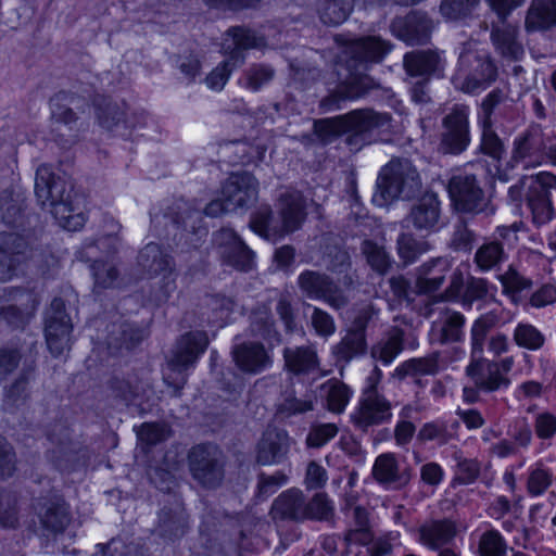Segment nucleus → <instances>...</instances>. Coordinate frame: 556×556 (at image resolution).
Listing matches in <instances>:
<instances>
[{
  "mask_svg": "<svg viewBox=\"0 0 556 556\" xmlns=\"http://www.w3.org/2000/svg\"><path fill=\"white\" fill-rule=\"evenodd\" d=\"M514 341L520 348L538 351L544 345L545 337L530 324H518L514 330Z\"/></svg>",
  "mask_w": 556,
  "mask_h": 556,
  "instance_id": "obj_58",
  "label": "nucleus"
},
{
  "mask_svg": "<svg viewBox=\"0 0 556 556\" xmlns=\"http://www.w3.org/2000/svg\"><path fill=\"white\" fill-rule=\"evenodd\" d=\"M231 354L238 368L247 374L257 375L271 365V357L258 342L236 344Z\"/></svg>",
  "mask_w": 556,
  "mask_h": 556,
  "instance_id": "obj_30",
  "label": "nucleus"
},
{
  "mask_svg": "<svg viewBox=\"0 0 556 556\" xmlns=\"http://www.w3.org/2000/svg\"><path fill=\"white\" fill-rule=\"evenodd\" d=\"M434 21L421 10H412L404 16H395L390 23V31L409 46H422L430 41Z\"/></svg>",
  "mask_w": 556,
  "mask_h": 556,
  "instance_id": "obj_14",
  "label": "nucleus"
},
{
  "mask_svg": "<svg viewBox=\"0 0 556 556\" xmlns=\"http://www.w3.org/2000/svg\"><path fill=\"white\" fill-rule=\"evenodd\" d=\"M421 193L422 182L416 167L407 159H396L382 168L372 200L384 206L395 199L412 200Z\"/></svg>",
  "mask_w": 556,
  "mask_h": 556,
  "instance_id": "obj_5",
  "label": "nucleus"
},
{
  "mask_svg": "<svg viewBox=\"0 0 556 556\" xmlns=\"http://www.w3.org/2000/svg\"><path fill=\"white\" fill-rule=\"evenodd\" d=\"M333 511V505L326 493H316L309 500L305 496L304 521H328L332 518Z\"/></svg>",
  "mask_w": 556,
  "mask_h": 556,
  "instance_id": "obj_54",
  "label": "nucleus"
},
{
  "mask_svg": "<svg viewBox=\"0 0 556 556\" xmlns=\"http://www.w3.org/2000/svg\"><path fill=\"white\" fill-rule=\"evenodd\" d=\"M37 515L47 535L63 533L72 520L68 505L63 497L56 495L39 502Z\"/></svg>",
  "mask_w": 556,
  "mask_h": 556,
  "instance_id": "obj_28",
  "label": "nucleus"
},
{
  "mask_svg": "<svg viewBox=\"0 0 556 556\" xmlns=\"http://www.w3.org/2000/svg\"><path fill=\"white\" fill-rule=\"evenodd\" d=\"M305 494L295 488L281 492L271 503L269 517L277 528L304 522Z\"/></svg>",
  "mask_w": 556,
  "mask_h": 556,
  "instance_id": "obj_25",
  "label": "nucleus"
},
{
  "mask_svg": "<svg viewBox=\"0 0 556 556\" xmlns=\"http://www.w3.org/2000/svg\"><path fill=\"white\" fill-rule=\"evenodd\" d=\"M28 244L15 232H0V280L12 279L27 258Z\"/></svg>",
  "mask_w": 556,
  "mask_h": 556,
  "instance_id": "obj_26",
  "label": "nucleus"
},
{
  "mask_svg": "<svg viewBox=\"0 0 556 556\" xmlns=\"http://www.w3.org/2000/svg\"><path fill=\"white\" fill-rule=\"evenodd\" d=\"M285 369L294 376H305L319 368V359L313 345L287 346L282 351Z\"/></svg>",
  "mask_w": 556,
  "mask_h": 556,
  "instance_id": "obj_32",
  "label": "nucleus"
},
{
  "mask_svg": "<svg viewBox=\"0 0 556 556\" xmlns=\"http://www.w3.org/2000/svg\"><path fill=\"white\" fill-rule=\"evenodd\" d=\"M38 301L35 294L25 289H4L0 295V317L14 328H23L34 312Z\"/></svg>",
  "mask_w": 556,
  "mask_h": 556,
  "instance_id": "obj_17",
  "label": "nucleus"
},
{
  "mask_svg": "<svg viewBox=\"0 0 556 556\" xmlns=\"http://www.w3.org/2000/svg\"><path fill=\"white\" fill-rule=\"evenodd\" d=\"M477 235L468 227L466 217L459 216L454 224V230L450 241V248L457 252H470L473 248Z\"/></svg>",
  "mask_w": 556,
  "mask_h": 556,
  "instance_id": "obj_56",
  "label": "nucleus"
},
{
  "mask_svg": "<svg viewBox=\"0 0 556 556\" xmlns=\"http://www.w3.org/2000/svg\"><path fill=\"white\" fill-rule=\"evenodd\" d=\"M407 79H429L443 71L444 60L437 49L413 50L404 54Z\"/></svg>",
  "mask_w": 556,
  "mask_h": 556,
  "instance_id": "obj_27",
  "label": "nucleus"
},
{
  "mask_svg": "<svg viewBox=\"0 0 556 556\" xmlns=\"http://www.w3.org/2000/svg\"><path fill=\"white\" fill-rule=\"evenodd\" d=\"M391 403L378 391L364 390L358 406L351 415L354 427L363 432L391 420Z\"/></svg>",
  "mask_w": 556,
  "mask_h": 556,
  "instance_id": "obj_16",
  "label": "nucleus"
},
{
  "mask_svg": "<svg viewBox=\"0 0 556 556\" xmlns=\"http://www.w3.org/2000/svg\"><path fill=\"white\" fill-rule=\"evenodd\" d=\"M72 328L64 301L60 298L53 299L45 318L47 345L53 356H60L70 349Z\"/></svg>",
  "mask_w": 556,
  "mask_h": 556,
  "instance_id": "obj_15",
  "label": "nucleus"
},
{
  "mask_svg": "<svg viewBox=\"0 0 556 556\" xmlns=\"http://www.w3.org/2000/svg\"><path fill=\"white\" fill-rule=\"evenodd\" d=\"M439 370V353H432L425 357L410 358L395 369V376L400 379L406 376L435 375Z\"/></svg>",
  "mask_w": 556,
  "mask_h": 556,
  "instance_id": "obj_49",
  "label": "nucleus"
},
{
  "mask_svg": "<svg viewBox=\"0 0 556 556\" xmlns=\"http://www.w3.org/2000/svg\"><path fill=\"white\" fill-rule=\"evenodd\" d=\"M465 316L459 312H448L441 325L437 341L440 344L460 342L464 338Z\"/></svg>",
  "mask_w": 556,
  "mask_h": 556,
  "instance_id": "obj_53",
  "label": "nucleus"
},
{
  "mask_svg": "<svg viewBox=\"0 0 556 556\" xmlns=\"http://www.w3.org/2000/svg\"><path fill=\"white\" fill-rule=\"evenodd\" d=\"M448 194L459 213L493 215L495 207L485 195L475 175H456L448 181Z\"/></svg>",
  "mask_w": 556,
  "mask_h": 556,
  "instance_id": "obj_8",
  "label": "nucleus"
},
{
  "mask_svg": "<svg viewBox=\"0 0 556 556\" xmlns=\"http://www.w3.org/2000/svg\"><path fill=\"white\" fill-rule=\"evenodd\" d=\"M481 129L479 151L484 155L501 161L505 153V144L493 128V123H478Z\"/></svg>",
  "mask_w": 556,
  "mask_h": 556,
  "instance_id": "obj_52",
  "label": "nucleus"
},
{
  "mask_svg": "<svg viewBox=\"0 0 556 556\" xmlns=\"http://www.w3.org/2000/svg\"><path fill=\"white\" fill-rule=\"evenodd\" d=\"M165 217L169 218L177 227L193 233L205 232L202 228V208L195 207L190 202L180 199L175 201L166 211Z\"/></svg>",
  "mask_w": 556,
  "mask_h": 556,
  "instance_id": "obj_36",
  "label": "nucleus"
},
{
  "mask_svg": "<svg viewBox=\"0 0 556 556\" xmlns=\"http://www.w3.org/2000/svg\"><path fill=\"white\" fill-rule=\"evenodd\" d=\"M219 255L228 265L248 271L253 266L254 252L230 228H222L213 236Z\"/></svg>",
  "mask_w": 556,
  "mask_h": 556,
  "instance_id": "obj_21",
  "label": "nucleus"
},
{
  "mask_svg": "<svg viewBox=\"0 0 556 556\" xmlns=\"http://www.w3.org/2000/svg\"><path fill=\"white\" fill-rule=\"evenodd\" d=\"M280 219L275 218L268 205H261L252 214L251 229L269 241H277L286 235L298 230L305 219V201L298 190H286L278 198Z\"/></svg>",
  "mask_w": 556,
  "mask_h": 556,
  "instance_id": "obj_4",
  "label": "nucleus"
},
{
  "mask_svg": "<svg viewBox=\"0 0 556 556\" xmlns=\"http://www.w3.org/2000/svg\"><path fill=\"white\" fill-rule=\"evenodd\" d=\"M441 203L433 192L424 193L418 201L412 205L402 225L413 228L420 233H432L440 229Z\"/></svg>",
  "mask_w": 556,
  "mask_h": 556,
  "instance_id": "obj_20",
  "label": "nucleus"
},
{
  "mask_svg": "<svg viewBox=\"0 0 556 556\" xmlns=\"http://www.w3.org/2000/svg\"><path fill=\"white\" fill-rule=\"evenodd\" d=\"M526 184L525 200L532 215V222L545 225L554 217L552 191L556 190V176L548 172L522 177Z\"/></svg>",
  "mask_w": 556,
  "mask_h": 556,
  "instance_id": "obj_10",
  "label": "nucleus"
},
{
  "mask_svg": "<svg viewBox=\"0 0 556 556\" xmlns=\"http://www.w3.org/2000/svg\"><path fill=\"white\" fill-rule=\"evenodd\" d=\"M361 252L366 257L367 264L379 275H386L391 266L392 258L386 249L372 240H363Z\"/></svg>",
  "mask_w": 556,
  "mask_h": 556,
  "instance_id": "obj_51",
  "label": "nucleus"
},
{
  "mask_svg": "<svg viewBox=\"0 0 556 556\" xmlns=\"http://www.w3.org/2000/svg\"><path fill=\"white\" fill-rule=\"evenodd\" d=\"M352 10L353 0H323L318 5L320 21L329 26L343 23Z\"/></svg>",
  "mask_w": 556,
  "mask_h": 556,
  "instance_id": "obj_47",
  "label": "nucleus"
},
{
  "mask_svg": "<svg viewBox=\"0 0 556 556\" xmlns=\"http://www.w3.org/2000/svg\"><path fill=\"white\" fill-rule=\"evenodd\" d=\"M275 77V70L263 63L250 65L242 74L239 84L241 87L256 92L267 86Z\"/></svg>",
  "mask_w": 556,
  "mask_h": 556,
  "instance_id": "obj_48",
  "label": "nucleus"
},
{
  "mask_svg": "<svg viewBox=\"0 0 556 556\" xmlns=\"http://www.w3.org/2000/svg\"><path fill=\"white\" fill-rule=\"evenodd\" d=\"M106 345L112 354L135 349L146 337L144 330L127 320L108 326Z\"/></svg>",
  "mask_w": 556,
  "mask_h": 556,
  "instance_id": "obj_31",
  "label": "nucleus"
},
{
  "mask_svg": "<svg viewBox=\"0 0 556 556\" xmlns=\"http://www.w3.org/2000/svg\"><path fill=\"white\" fill-rule=\"evenodd\" d=\"M35 195L43 210H48L67 230H78L85 224L80 211L81 200L68 177L56 175L48 165L36 170Z\"/></svg>",
  "mask_w": 556,
  "mask_h": 556,
  "instance_id": "obj_2",
  "label": "nucleus"
},
{
  "mask_svg": "<svg viewBox=\"0 0 556 556\" xmlns=\"http://www.w3.org/2000/svg\"><path fill=\"white\" fill-rule=\"evenodd\" d=\"M227 35L231 37V45H225L229 51V59L240 64L244 60L243 51L248 49L260 48L265 45L263 37L256 36L255 31L245 27L236 26L227 30Z\"/></svg>",
  "mask_w": 556,
  "mask_h": 556,
  "instance_id": "obj_38",
  "label": "nucleus"
},
{
  "mask_svg": "<svg viewBox=\"0 0 556 556\" xmlns=\"http://www.w3.org/2000/svg\"><path fill=\"white\" fill-rule=\"evenodd\" d=\"M314 131L324 143H331L346 132L343 115L315 121Z\"/></svg>",
  "mask_w": 556,
  "mask_h": 556,
  "instance_id": "obj_57",
  "label": "nucleus"
},
{
  "mask_svg": "<svg viewBox=\"0 0 556 556\" xmlns=\"http://www.w3.org/2000/svg\"><path fill=\"white\" fill-rule=\"evenodd\" d=\"M34 366H25L18 377L8 387L4 388L2 407L7 412H14L24 405L29 397L28 384L34 374Z\"/></svg>",
  "mask_w": 556,
  "mask_h": 556,
  "instance_id": "obj_39",
  "label": "nucleus"
},
{
  "mask_svg": "<svg viewBox=\"0 0 556 556\" xmlns=\"http://www.w3.org/2000/svg\"><path fill=\"white\" fill-rule=\"evenodd\" d=\"M418 533L420 543L431 549H439L454 540L457 530L454 521L444 518L425 522Z\"/></svg>",
  "mask_w": 556,
  "mask_h": 556,
  "instance_id": "obj_35",
  "label": "nucleus"
},
{
  "mask_svg": "<svg viewBox=\"0 0 556 556\" xmlns=\"http://www.w3.org/2000/svg\"><path fill=\"white\" fill-rule=\"evenodd\" d=\"M93 90L59 91L51 100V134L54 142L61 149H70L75 146L81 136L88 130L89 123L81 115L89 108Z\"/></svg>",
  "mask_w": 556,
  "mask_h": 556,
  "instance_id": "obj_3",
  "label": "nucleus"
},
{
  "mask_svg": "<svg viewBox=\"0 0 556 556\" xmlns=\"http://www.w3.org/2000/svg\"><path fill=\"white\" fill-rule=\"evenodd\" d=\"M192 478L205 489H217L225 479L226 456L215 444L193 446L188 454Z\"/></svg>",
  "mask_w": 556,
  "mask_h": 556,
  "instance_id": "obj_7",
  "label": "nucleus"
},
{
  "mask_svg": "<svg viewBox=\"0 0 556 556\" xmlns=\"http://www.w3.org/2000/svg\"><path fill=\"white\" fill-rule=\"evenodd\" d=\"M258 182L248 173L231 174L222 185V195L228 202V208L248 210L257 200Z\"/></svg>",
  "mask_w": 556,
  "mask_h": 556,
  "instance_id": "obj_22",
  "label": "nucleus"
},
{
  "mask_svg": "<svg viewBox=\"0 0 556 556\" xmlns=\"http://www.w3.org/2000/svg\"><path fill=\"white\" fill-rule=\"evenodd\" d=\"M501 316L495 311H490L477 318L471 327V356H481L488 333L498 325Z\"/></svg>",
  "mask_w": 556,
  "mask_h": 556,
  "instance_id": "obj_43",
  "label": "nucleus"
},
{
  "mask_svg": "<svg viewBox=\"0 0 556 556\" xmlns=\"http://www.w3.org/2000/svg\"><path fill=\"white\" fill-rule=\"evenodd\" d=\"M249 332L252 337L263 340L277 338L278 332L275 329V323L266 306H258L251 313Z\"/></svg>",
  "mask_w": 556,
  "mask_h": 556,
  "instance_id": "obj_50",
  "label": "nucleus"
},
{
  "mask_svg": "<svg viewBox=\"0 0 556 556\" xmlns=\"http://www.w3.org/2000/svg\"><path fill=\"white\" fill-rule=\"evenodd\" d=\"M491 40L495 50L505 59L517 61L525 53L522 45L517 39V30L509 25L493 27Z\"/></svg>",
  "mask_w": 556,
  "mask_h": 556,
  "instance_id": "obj_40",
  "label": "nucleus"
},
{
  "mask_svg": "<svg viewBox=\"0 0 556 556\" xmlns=\"http://www.w3.org/2000/svg\"><path fill=\"white\" fill-rule=\"evenodd\" d=\"M110 394L128 405L139 394L138 378L135 374L114 375L108 381Z\"/></svg>",
  "mask_w": 556,
  "mask_h": 556,
  "instance_id": "obj_45",
  "label": "nucleus"
},
{
  "mask_svg": "<svg viewBox=\"0 0 556 556\" xmlns=\"http://www.w3.org/2000/svg\"><path fill=\"white\" fill-rule=\"evenodd\" d=\"M208 343L207 333L202 330L188 331L176 340L167 363L170 374L164 375V382L173 388L174 396H180L187 382L185 371L194 366L206 351Z\"/></svg>",
  "mask_w": 556,
  "mask_h": 556,
  "instance_id": "obj_6",
  "label": "nucleus"
},
{
  "mask_svg": "<svg viewBox=\"0 0 556 556\" xmlns=\"http://www.w3.org/2000/svg\"><path fill=\"white\" fill-rule=\"evenodd\" d=\"M466 372L473 380L475 386L484 392H494L510 383V380L498 371L496 362L485 359L482 355L471 356Z\"/></svg>",
  "mask_w": 556,
  "mask_h": 556,
  "instance_id": "obj_29",
  "label": "nucleus"
},
{
  "mask_svg": "<svg viewBox=\"0 0 556 556\" xmlns=\"http://www.w3.org/2000/svg\"><path fill=\"white\" fill-rule=\"evenodd\" d=\"M396 249L399 257L405 265H408L428 252L431 245L427 240L417 239L412 232H402L396 239Z\"/></svg>",
  "mask_w": 556,
  "mask_h": 556,
  "instance_id": "obj_46",
  "label": "nucleus"
},
{
  "mask_svg": "<svg viewBox=\"0 0 556 556\" xmlns=\"http://www.w3.org/2000/svg\"><path fill=\"white\" fill-rule=\"evenodd\" d=\"M189 530V517L182 503L174 498L163 505L157 513L154 533L166 541L181 539Z\"/></svg>",
  "mask_w": 556,
  "mask_h": 556,
  "instance_id": "obj_24",
  "label": "nucleus"
},
{
  "mask_svg": "<svg viewBox=\"0 0 556 556\" xmlns=\"http://www.w3.org/2000/svg\"><path fill=\"white\" fill-rule=\"evenodd\" d=\"M98 119L100 124L109 130L118 128L122 124L125 128L134 127L129 118L126 117L124 105L114 102H105L103 108H99Z\"/></svg>",
  "mask_w": 556,
  "mask_h": 556,
  "instance_id": "obj_55",
  "label": "nucleus"
},
{
  "mask_svg": "<svg viewBox=\"0 0 556 556\" xmlns=\"http://www.w3.org/2000/svg\"><path fill=\"white\" fill-rule=\"evenodd\" d=\"M293 443L285 429L267 427L256 444V463L263 466L285 463Z\"/></svg>",
  "mask_w": 556,
  "mask_h": 556,
  "instance_id": "obj_23",
  "label": "nucleus"
},
{
  "mask_svg": "<svg viewBox=\"0 0 556 556\" xmlns=\"http://www.w3.org/2000/svg\"><path fill=\"white\" fill-rule=\"evenodd\" d=\"M343 119L346 128L345 134L349 135L346 143L358 150L369 142V134L377 128L386 126L390 117L371 109H359L343 114Z\"/></svg>",
  "mask_w": 556,
  "mask_h": 556,
  "instance_id": "obj_19",
  "label": "nucleus"
},
{
  "mask_svg": "<svg viewBox=\"0 0 556 556\" xmlns=\"http://www.w3.org/2000/svg\"><path fill=\"white\" fill-rule=\"evenodd\" d=\"M478 3L479 0H443L440 11L450 20H458L468 16Z\"/></svg>",
  "mask_w": 556,
  "mask_h": 556,
  "instance_id": "obj_64",
  "label": "nucleus"
},
{
  "mask_svg": "<svg viewBox=\"0 0 556 556\" xmlns=\"http://www.w3.org/2000/svg\"><path fill=\"white\" fill-rule=\"evenodd\" d=\"M137 263L150 277L162 276L163 298L167 299L176 289L175 263L173 257L165 253L157 243L151 242L140 250Z\"/></svg>",
  "mask_w": 556,
  "mask_h": 556,
  "instance_id": "obj_13",
  "label": "nucleus"
},
{
  "mask_svg": "<svg viewBox=\"0 0 556 556\" xmlns=\"http://www.w3.org/2000/svg\"><path fill=\"white\" fill-rule=\"evenodd\" d=\"M403 350V338L401 334L390 337L386 342L371 348V356L374 359L380 361L382 364H390Z\"/></svg>",
  "mask_w": 556,
  "mask_h": 556,
  "instance_id": "obj_62",
  "label": "nucleus"
},
{
  "mask_svg": "<svg viewBox=\"0 0 556 556\" xmlns=\"http://www.w3.org/2000/svg\"><path fill=\"white\" fill-rule=\"evenodd\" d=\"M555 27L556 0H531L525 18L526 31H547Z\"/></svg>",
  "mask_w": 556,
  "mask_h": 556,
  "instance_id": "obj_34",
  "label": "nucleus"
},
{
  "mask_svg": "<svg viewBox=\"0 0 556 556\" xmlns=\"http://www.w3.org/2000/svg\"><path fill=\"white\" fill-rule=\"evenodd\" d=\"M393 45L378 36H365L351 40L345 49V63L350 75L336 89L320 100L323 112L340 110L342 103L366 96L379 85L364 72L379 63L391 51Z\"/></svg>",
  "mask_w": 556,
  "mask_h": 556,
  "instance_id": "obj_1",
  "label": "nucleus"
},
{
  "mask_svg": "<svg viewBox=\"0 0 556 556\" xmlns=\"http://www.w3.org/2000/svg\"><path fill=\"white\" fill-rule=\"evenodd\" d=\"M506 542L497 530H488L480 536L478 545L480 556H506Z\"/></svg>",
  "mask_w": 556,
  "mask_h": 556,
  "instance_id": "obj_60",
  "label": "nucleus"
},
{
  "mask_svg": "<svg viewBox=\"0 0 556 556\" xmlns=\"http://www.w3.org/2000/svg\"><path fill=\"white\" fill-rule=\"evenodd\" d=\"M489 290L490 283L485 278L469 276L462 293L463 305L471 307L475 302L485 301Z\"/></svg>",
  "mask_w": 556,
  "mask_h": 556,
  "instance_id": "obj_59",
  "label": "nucleus"
},
{
  "mask_svg": "<svg viewBox=\"0 0 556 556\" xmlns=\"http://www.w3.org/2000/svg\"><path fill=\"white\" fill-rule=\"evenodd\" d=\"M470 142L469 108L456 104L442 118L438 151L445 155H460Z\"/></svg>",
  "mask_w": 556,
  "mask_h": 556,
  "instance_id": "obj_9",
  "label": "nucleus"
},
{
  "mask_svg": "<svg viewBox=\"0 0 556 556\" xmlns=\"http://www.w3.org/2000/svg\"><path fill=\"white\" fill-rule=\"evenodd\" d=\"M371 318V308H363L355 316L345 336L332 348L337 363L348 364L367 352L366 328Z\"/></svg>",
  "mask_w": 556,
  "mask_h": 556,
  "instance_id": "obj_18",
  "label": "nucleus"
},
{
  "mask_svg": "<svg viewBox=\"0 0 556 556\" xmlns=\"http://www.w3.org/2000/svg\"><path fill=\"white\" fill-rule=\"evenodd\" d=\"M507 93L500 88L489 92L480 104L478 123H493L492 115L494 111L507 100Z\"/></svg>",
  "mask_w": 556,
  "mask_h": 556,
  "instance_id": "obj_63",
  "label": "nucleus"
},
{
  "mask_svg": "<svg viewBox=\"0 0 556 556\" xmlns=\"http://www.w3.org/2000/svg\"><path fill=\"white\" fill-rule=\"evenodd\" d=\"M508 258L504 243L495 238H485L477 248L473 255V264L479 271L488 273L500 270L503 263Z\"/></svg>",
  "mask_w": 556,
  "mask_h": 556,
  "instance_id": "obj_37",
  "label": "nucleus"
},
{
  "mask_svg": "<svg viewBox=\"0 0 556 556\" xmlns=\"http://www.w3.org/2000/svg\"><path fill=\"white\" fill-rule=\"evenodd\" d=\"M298 286L307 299L320 300L336 311L350 302L342 288L326 273L306 269L299 275Z\"/></svg>",
  "mask_w": 556,
  "mask_h": 556,
  "instance_id": "obj_11",
  "label": "nucleus"
},
{
  "mask_svg": "<svg viewBox=\"0 0 556 556\" xmlns=\"http://www.w3.org/2000/svg\"><path fill=\"white\" fill-rule=\"evenodd\" d=\"M312 400L296 399L292 392L286 393L282 401L277 405L276 415L280 419H287L295 415L313 410Z\"/></svg>",
  "mask_w": 556,
  "mask_h": 556,
  "instance_id": "obj_61",
  "label": "nucleus"
},
{
  "mask_svg": "<svg viewBox=\"0 0 556 556\" xmlns=\"http://www.w3.org/2000/svg\"><path fill=\"white\" fill-rule=\"evenodd\" d=\"M25 202L21 194L4 190L0 194V219L10 227L24 225Z\"/></svg>",
  "mask_w": 556,
  "mask_h": 556,
  "instance_id": "obj_42",
  "label": "nucleus"
},
{
  "mask_svg": "<svg viewBox=\"0 0 556 556\" xmlns=\"http://www.w3.org/2000/svg\"><path fill=\"white\" fill-rule=\"evenodd\" d=\"M543 136V129L539 124L529 126L514 142V159L523 160L544 151L546 147Z\"/></svg>",
  "mask_w": 556,
  "mask_h": 556,
  "instance_id": "obj_41",
  "label": "nucleus"
},
{
  "mask_svg": "<svg viewBox=\"0 0 556 556\" xmlns=\"http://www.w3.org/2000/svg\"><path fill=\"white\" fill-rule=\"evenodd\" d=\"M320 395L326 400L330 412L340 414L350 401L351 390L342 381L330 379L321 384Z\"/></svg>",
  "mask_w": 556,
  "mask_h": 556,
  "instance_id": "obj_44",
  "label": "nucleus"
},
{
  "mask_svg": "<svg viewBox=\"0 0 556 556\" xmlns=\"http://www.w3.org/2000/svg\"><path fill=\"white\" fill-rule=\"evenodd\" d=\"M460 71L465 72L460 89L475 93L488 88L497 78V67L485 52L466 51L459 55Z\"/></svg>",
  "mask_w": 556,
  "mask_h": 556,
  "instance_id": "obj_12",
  "label": "nucleus"
},
{
  "mask_svg": "<svg viewBox=\"0 0 556 556\" xmlns=\"http://www.w3.org/2000/svg\"><path fill=\"white\" fill-rule=\"evenodd\" d=\"M372 477L378 483L392 485L395 489L405 486L410 480L409 470L407 468L401 469L395 455L392 453H384L376 458Z\"/></svg>",
  "mask_w": 556,
  "mask_h": 556,
  "instance_id": "obj_33",
  "label": "nucleus"
}]
</instances>
